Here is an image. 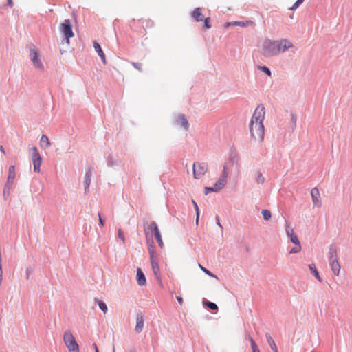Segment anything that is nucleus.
I'll return each mask as SVG.
<instances>
[{"instance_id": "1", "label": "nucleus", "mask_w": 352, "mask_h": 352, "mask_svg": "<svg viewBox=\"0 0 352 352\" xmlns=\"http://www.w3.org/2000/svg\"><path fill=\"white\" fill-rule=\"evenodd\" d=\"M265 117V109L259 104L255 109L249 124L251 140L255 143H261L264 140L265 127L263 121Z\"/></svg>"}, {"instance_id": "2", "label": "nucleus", "mask_w": 352, "mask_h": 352, "mask_svg": "<svg viewBox=\"0 0 352 352\" xmlns=\"http://www.w3.org/2000/svg\"><path fill=\"white\" fill-rule=\"evenodd\" d=\"M293 47V43L287 38L280 40L266 39L263 44V54L267 57L275 56Z\"/></svg>"}, {"instance_id": "3", "label": "nucleus", "mask_w": 352, "mask_h": 352, "mask_svg": "<svg viewBox=\"0 0 352 352\" xmlns=\"http://www.w3.org/2000/svg\"><path fill=\"white\" fill-rule=\"evenodd\" d=\"M229 173L228 168L226 165H224L223 170L222 171V173L218 179V181L214 184V186L212 187H205L204 191L205 194L208 195L209 192H219L221 189H223L226 184H227V178L228 177Z\"/></svg>"}, {"instance_id": "4", "label": "nucleus", "mask_w": 352, "mask_h": 352, "mask_svg": "<svg viewBox=\"0 0 352 352\" xmlns=\"http://www.w3.org/2000/svg\"><path fill=\"white\" fill-rule=\"evenodd\" d=\"M63 341L69 352H79V346L70 331H65L63 334Z\"/></svg>"}, {"instance_id": "5", "label": "nucleus", "mask_w": 352, "mask_h": 352, "mask_svg": "<svg viewBox=\"0 0 352 352\" xmlns=\"http://www.w3.org/2000/svg\"><path fill=\"white\" fill-rule=\"evenodd\" d=\"M60 31L65 38L67 43L69 44V38L74 36L69 19H65L64 22L60 25Z\"/></svg>"}, {"instance_id": "6", "label": "nucleus", "mask_w": 352, "mask_h": 352, "mask_svg": "<svg viewBox=\"0 0 352 352\" xmlns=\"http://www.w3.org/2000/svg\"><path fill=\"white\" fill-rule=\"evenodd\" d=\"M30 153L34 166V170L35 172H40V167L42 163V157H41L38 149L35 146H33L30 148Z\"/></svg>"}, {"instance_id": "7", "label": "nucleus", "mask_w": 352, "mask_h": 352, "mask_svg": "<svg viewBox=\"0 0 352 352\" xmlns=\"http://www.w3.org/2000/svg\"><path fill=\"white\" fill-rule=\"evenodd\" d=\"M193 177L195 179L202 177L208 170V166L204 162H196L193 164Z\"/></svg>"}, {"instance_id": "8", "label": "nucleus", "mask_w": 352, "mask_h": 352, "mask_svg": "<svg viewBox=\"0 0 352 352\" xmlns=\"http://www.w3.org/2000/svg\"><path fill=\"white\" fill-rule=\"evenodd\" d=\"M30 56L34 66L37 69L43 70L44 69V66L39 58L38 51L36 48L31 49Z\"/></svg>"}, {"instance_id": "9", "label": "nucleus", "mask_w": 352, "mask_h": 352, "mask_svg": "<svg viewBox=\"0 0 352 352\" xmlns=\"http://www.w3.org/2000/svg\"><path fill=\"white\" fill-rule=\"evenodd\" d=\"M148 229H149L155 235L156 240L159 244V246L162 248L164 246L163 241L162 239V236L160 232V230L157 227V225L155 222L153 221L151 222L148 226Z\"/></svg>"}, {"instance_id": "10", "label": "nucleus", "mask_w": 352, "mask_h": 352, "mask_svg": "<svg viewBox=\"0 0 352 352\" xmlns=\"http://www.w3.org/2000/svg\"><path fill=\"white\" fill-rule=\"evenodd\" d=\"M151 264L153 274L158 282H162L160 269L158 263V258L151 259Z\"/></svg>"}, {"instance_id": "11", "label": "nucleus", "mask_w": 352, "mask_h": 352, "mask_svg": "<svg viewBox=\"0 0 352 352\" xmlns=\"http://www.w3.org/2000/svg\"><path fill=\"white\" fill-rule=\"evenodd\" d=\"M135 320L136 323L135 327V331L136 333H140V332H142L144 324V318L143 315L138 314Z\"/></svg>"}, {"instance_id": "12", "label": "nucleus", "mask_w": 352, "mask_h": 352, "mask_svg": "<svg viewBox=\"0 0 352 352\" xmlns=\"http://www.w3.org/2000/svg\"><path fill=\"white\" fill-rule=\"evenodd\" d=\"M311 195L314 205L320 207L321 206V200L318 189L317 188H314L311 191Z\"/></svg>"}, {"instance_id": "13", "label": "nucleus", "mask_w": 352, "mask_h": 352, "mask_svg": "<svg viewBox=\"0 0 352 352\" xmlns=\"http://www.w3.org/2000/svg\"><path fill=\"white\" fill-rule=\"evenodd\" d=\"M329 265L331 266V270L333 273V274L336 276H338L340 274V271L341 266L340 265V263L338 262V260H334L329 262Z\"/></svg>"}, {"instance_id": "14", "label": "nucleus", "mask_w": 352, "mask_h": 352, "mask_svg": "<svg viewBox=\"0 0 352 352\" xmlns=\"http://www.w3.org/2000/svg\"><path fill=\"white\" fill-rule=\"evenodd\" d=\"M16 177L15 166H10L8 170V176L7 179V185H12Z\"/></svg>"}, {"instance_id": "15", "label": "nucleus", "mask_w": 352, "mask_h": 352, "mask_svg": "<svg viewBox=\"0 0 352 352\" xmlns=\"http://www.w3.org/2000/svg\"><path fill=\"white\" fill-rule=\"evenodd\" d=\"M136 278H137V281H138V283L139 285L143 286V285H146V277L140 268H138L137 270Z\"/></svg>"}, {"instance_id": "16", "label": "nucleus", "mask_w": 352, "mask_h": 352, "mask_svg": "<svg viewBox=\"0 0 352 352\" xmlns=\"http://www.w3.org/2000/svg\"><path fill=\"white\" fill-rule=\"evenodd\" d=\"M147 243L148 244V252L150 255V260L158 258L153 245L154 242L153 241H150L149 239H148Z\"/></svg>"}, {"instance_id": "17", "label": "nucleus", "mask_w": 352, "mask_h": 352, "mask_svg": "<svg viewBox=\"0 0 352 352\" xmlns=\"http://www.w3.org/2000/svg\"><path fill=\"white\" fill-rule=\"evenodd\" d=\"M94 47L96 50V52L98 53V56L100 57L103 63L106 64V58L105 55L100 45V44L97 42H94Z\"/></svg>"}, {"instance_id": "18", "label": "nucleus", "mask_w": 352, "mask_h": 352, "mask_svg": "<svg viewBox=\"0 0 352 352\" xmlns=\"http://www.w3.org/2000/svg\"><path fill=\"white\" fill-rule=\"evenodd\" d=\"M328 256L329 262L338 259L337 248L335 245H332L330 246Z\"/></svg>"}, {"instance_id": "19", "label": "nucleus", "mask_w": 352, "mask_h": 352, "mask_svg": "<svg viewBox=\"0 0 352 352\" xmlns=\"http://www.w3.org/2000/svg\"><path fill=\"white\" fill-rule=\"evenodd\" d=\"M192 16L197 22L204 21V17L201 12V8H195L192 13Z\"/></svg>"}, {"instance_id": "20", "label": "nucleus", "mask_w": 352, "mask_h": 352, "mask_svg": "<svg viewBox=\"0 0 352 352\" xmlns=\"http://www.w3.org/2000/svg\"><path fill=\"white\" fill-rule=\"evenodd\" d=\"M265 338H266L267 343L270 346L272 350L274 352H278V347H277V346H276L274 339L271 336V335L269 333H265Z\"/></svg>"}, {"instance_id": "21", "label": "nucleus", "mask_w": 352, "mask_h": 352, "mask_svg": "<svg viewBox=\"0 0 352 352\" xmlns=\"http://www.w3.org/2000/svg\"><path fill=\"white\" fill-rule=\"evenodd\" d=\"M51 146V142L45 135H42L40 140V146L42 149H45Z\"/></svg>"}, {"instance_id": "22", "label": "nucleus", "mask_w": 352, "mask_h": 352, "mask_svg": "<svg viewBox=\"0 0 352 352\" xmlns=\"http://www.w3.org/2000/svg\"><path fill=\"white\" fill-rule=\"evenodd\" d=\"M232 25H236V26H240V27H248V26L254 25V21H252L251 20H247V21H236L232 22Z\"/></svg>"}, {"instance_id": "23", "label": "nucleus", "mask_w": 352, "mask_h": 352, "mask_svg": "<svg viewBox=\"0 0 352 352\" xmlns=\"http://www.w3.org/2000/svg\"><path fill=\"white\" fill-rule=\"evenodd\" d=\"M253 177L258 184H263L265 182V178L263 174L258 170H256L254 173Z\"/></svg>"}, {"instance_id": "24", "label": "nucleus", "mask_w": 352, "mask_h": 352, "mask_svg": "<svg viewBox=\"0 0 352 352\" xmlns=\"http://www.w3.org/2000/svg\"><path fill=\"white\" fill-rule=\"evenodd\" d=\"M177 122L178 124H179L181 126L184 127V129H188V122L184 116H179Z\"/></svg>"}, {"instance_id": "25", "label": "nucleus", "mask_w": 352, "mask_h": 352, "mask_svg": "<svg viewBox=\"0 0 352 352\" xmlns=\"http://www.w3.org/2000/svg\"><path fill=\"white\" fill-rule=\"evenodd\" d=\"M309 270L311 272V273L314 274V276L320 281L322 282V278L320 276V274L316 268V266L314 264H311L309 265Z\"/></svg>"}, {"instance_id": "26", "label": "nucleus", "mask_w": 352, "mask_h": 352, "mask_svg": "<svg viewBox=\"0 0 352 352\" xmlns=\"http://www.w3.org/2000/svg\"><path fill=\"white\" fill-rule=\"evenodd\" d=\"M248 339L251 344L252 352H261L253 338L251 336H250L248 337Z\"/></svg>"}, {"instance_id": "27", "label": "nucleus", "mask_w": 352, "mask_h": 352, "mask_svg": "<svg viewBox=\"0 0 352 352\" xmlns=\"http://www.w3.org/2000/svg\"><path fill=\"white\" fill-rule=\"evenodd\" d=\"M95 301L98 303L99 308L104 313L106 314L107 312L108 308L105 302L100 301L98 299H95Z\"/></svg>"}, {"instance_id": "28", "label": "nucleus", "mask_w": 352, "mask_h": 352, "mask_svg": "<svg viewBox=\"0 0 352 352\" xmlns=\"http://www.w3.org/2000/svg\"><path fill=\"white\" fill-rule=\"evenodd\" d=\"M261 213L263 219L266 221H268L272 217L271 212L269 210H263Z\"/></svg>"}, {"instance_id": "29", "label": "nucleus", "mask_w": 352, "mask_h": 352, "mask_svg": "<svg viewBox=\"0 0 352 352\" xmlns=\"http://www.w3.org/2000/svg\"><path fill=\"white\" fill-rule=\"evenodd\" d=\"M285 231H286V234H287V236H289L295 234L294 229L287 223L285 225Z\"/></svg>"}, {"instance_id": "30", "label": "nucleus", "mask_w": 352, "mask_h": 352, "mask_svg": "<svg viewBox=\"0 0 352 352\" xmlns=\"http://www.w3.org/2000/svg\"><path fill=\"white\" fill-rule=\"evenodd\" d=\"M199 267L207 275H208L209 276H211V277H214L215 278H217V277L214 275L212 273H211L210 271H209L208 270H207L206 268L204 267L201 264H199Z\"/></svg>"}, {"instance_id": "31", "label": "nucleus", "mask_w": 352, "mask_h": 352, "mask_svg": "<svg viewBox=\"0 0 352 352\" xmlns=\"http://www.w3.org/2000/svg\"><path fill=\"white\" fill-rule=\"evenodd\" d=\"M302 248H301V245L300 243H299V245H296L295 247H294L293 248H292L289 251V254H296V253H298L299 252H300Z\"/></svg>"}, {"instance_id": "32", "label": "nucleus", "mask_w": 352, "mask_h": 352, "mask_svg": "<svg viewBox=\"0 0 352 352\" xmlns=\"http://www.w3.org/2000/svg\"><path fill=\"white\" fill-rule=\"evenodd\" d=\"M91 172H87L85 174V184L87 186V188L89 186L90 182H91Z\"/></svg>"}, {"instance_id": "33", "label": "nucleus", "mask_w": 352, "mask_h": 352, "mask_svg": "<svg viewBox=\"0 0 352 352\" xmlns=\"http://www.w3.org/2000/svg\"><path fill=\"white\" fill-rule=\"evenodd\" d=\"M258 69L260 70H261L262 72H263L264 73H265L268 76H271V75H272L271 71H270V69L267 67H266V66H260L258 67Z\"/></svg>"}, {"instance_id": "34", "label": "nucleus", "mask_w": 352, "mask_h": 352, "mask_svg": "<svg viewBox=\"0 0 352 352\" xmlns=\"http://www.w3.org/2000/svg\"><path fill=\"white\" fill-rule=\"evenodd\" d=\"M206 305H207L212 310H217L218 309L217 305L212 302H204Z\"/></svg>"}, {"instance_id": "35", "label": "nucleus", "mask_w": 352, "mask_h": 352, "mask_svg": "<svg viewBox=\"0 0 352 352\" xmlns=\"http://www.w3.org/2000/svg\"><path fill=\"white\" fill-rule=\"evenodd\" d=\"M289 237L290 238L291 241L295 245H299V243H300L298 236L295 234L289 236Z\"/></svg>"}, {"instance_id": "36", "label": "nucleus", "mask_w": 352, "mask_h": 352, "mask_svg": "<svg viewBox=\"0 0 352 352\" xmlns=\"http://www.w3.org/2000/svg\"><path fill=\"white\" fill-rule=\"evenodd\" d=\"M192 203L194 208L196 210V213H197L196 223L197 224L198 221H199V208H198L197 203L194 200H192Z\"/></svg>"}, {"instance_id": "37", "label": "nucleus", "mask_w": 352, "mask_h": 352, "mask_svg": "<svg viewBox=\"0 0 352 352\" xmlns=\"http://www.w3.org/2000/svg\"><path fill=\"white\" fill-rule=\"evenodd\" d=\"M118 237L122 240V243H124L125 242V237L122 229L118 230Z\"/></svg>"}, {"instance_id": "38", "label": "nucleus", "mask_w": 352, "mask_h": 352, "mask_svg": "<svg viewBox=\"0 0 352 352\" xmlns=\"http://www.w3.org/2000/svg\"><path fill=\"white\" fill-rule=\"evenodd\" d=\"M204 26L207 29H209L211 28V25L210 23V17H207L206 19L204 18Z\"/></svg>"}, {"instance_id": "39", "label": "nucleus", "mask_w": 352, "mask_h": 352, "mask_svg": "<svg viewBox=\"0 0 352 352\" xmlns=\"http://www.w3.org/2000/svg\"><path fill=\"white\" fill-rule=\"evenodd\" d=\"M131 64L138 71H140V72L142 71L141 63L133 62V63H131Z\"/></svg>"}, {"instance_id": "40", "label": "nucleus", "mask_w": 352, "mask_h": 352, "mask_svg": "<svg viewBox=\"0 0 352 352\" xmlns=\"http://www.w3.org/2000/svg\"><path fill=\"white\" fill-rule=\"evenodd\" d=\"M299 6H300V4L298 3V1H296L294 3V4L291 8H289V10H294L297 9Z\"/></svg>"}, {"instance_id": "41", "label": "nucleus", "mask_w": 352, "mask_h": 352, "mask_svg": "<svg viewBox=\"0 0 352 352\" xmlns=\"http://www.w3.org/2000/svg\"><path fill=\"white\" fill-rule=\"evenodd\" d=\"M98 220L99 223L101 227H103L104 226V221L102 219L101 214H98Z\"/></svg>"}, {"instance_id": "42", "label": "nucleus", "mask_w": 352, "mask_h": 352, "mask_svg": "<svg viewBox=\"0 0 352 352\" xmlns=\"http://www.w3.org/2000/svg\"><path fill=\"white\" fill-rule=\"evenodd\" d=\"M177 300L178 302L182 305L183 303V298L181 296H177Z\"/></svg>"}, {"instance_id": "43", "label": "nucleus", "mask_w": 352, "mask_h": 352, "mask_svg": "<svg viewBox=\"0 0 352 352\" xmlns=\"http://www.w3.org/2000/svg\"><path fill=\"white\" fill-rule=\"evenodd\" d=\"M8 4L10 6H12V5H13V1H12V0H8Z\"/></svg>"}, {"instance_id": "44", "label": "nucleus", "mask_w": 352, "mask_h": 352, "mask_svg": "<svg viewBox=\"0 0 352 352\" xmlns=\"http://www.w3.org/2000/svg\"><path fill=\"white\" fill-rule=\"evenodd\" d=\"M230 25H232V22H228V23H226L225 27L228 28V27H229Z\"/></svg>"}, {"instance_id": "45", "label": "nucleus", "mask_w": 352, "mask_h": 352, "mask_svg": "<svg viewBox=\"0 0 352 352\" xmlns=\"http://www.w3.org/2000/svg\"><path fill=\"white\" fill-rule=\"evenodd\" d=\"M0 151H1L3 154H5V153H6L5 150H4V148H3V147L2 146H0Z\"/></svg>"}, {"instance_id": "46", "label": "nucleus", "mask_w": 352, "mask_h": 352, "mask_svg": "<svg viewBox=\"0 0 352 352\" xmlns=\"http://www.w3.org/2000/svg\"><path fill=\"white\" fill-rule=\"evenodd\" d=\"M146 23H147V26H148L149 24H151V25H153V22L151 21H146Z\"/></svg>"}, {"instance_id": "47", "label": "nucleus", "mask_w": 352, "mask_h": 352, "mask_svg": "<svg viewBox=\"0 0 352 352\" xmlns=\"http://www.w3.org/2000/svg\"><path fill=\"white\" fill-rule=\"evenodd\" d=\"M296 1L300 5L303 3L304 0H297Z\"/></svg>"}, {"instance_id": "48", "label": "nucleus", "mask_w": 352, "mask_h": 352, "mask_svg": "<svg viewBox=\"0 0 352 352\" xmlns=\"http://www.w3.org/2000/svg\"><path fill=\"white\" fill-rule=\"evenodd\" d=\"M93 346H94V349H95V351H96V349H98V346H97V345H96V344H95V343H94V344H93Z\"/></svg>"}, {"instance_id": "49", "label": "nucleus", "mask_w": 352, "mask_h": 352, "mask_svg": "<svg viewBox=\"0 0 352 352\" xmlns=\"http://www.w3.org/2000/svg\"><path fill=\"white\" fill-rule=\"evenodd\" d=\"M292 120H293V121H294V122H295V121H296V118H295L294 116H293V117H292Z\"/></svg>"}, {"instance_id": "50", "label": "nucleus", "mask_w": 352, "mask_h": 352, "mask_svg": "<svg viewBox=\"0 0 352 352\" xmlns=\"http://www.w3.org/2000/svg\"><path fill=\"white\" fill-rule=\"evenodd\" d=\"M139 21L142 22V23H144V20L143 19H139Z\"/></svg>"}, {"instance_id": "51", "label": "nucleus", "mask_w": 352, "mask_h": 352, "mask_svg": "<svg viewBox=\"0 0 352 352\" xmlns=\"http://www.w3.org/2000/svg\"><path fill=\"white\" fill-rule=\"evenodd\" d=\"M96 352H99V350H98V349H96Z\"/></svg>"}, {"instance_id": "52", "label": "nucleus", "mask_w": 352, "mask_h": 352, "mask_svg": "<svg viewBox=\"0 0 352 352\" xmlns=\"http://www.w3.org/2000/svg\"><path fill=\"white\" fill-rule=\"evenodd\" d=\"M131 352H135V351H131Z\"/></svg>"}]
</instances>
